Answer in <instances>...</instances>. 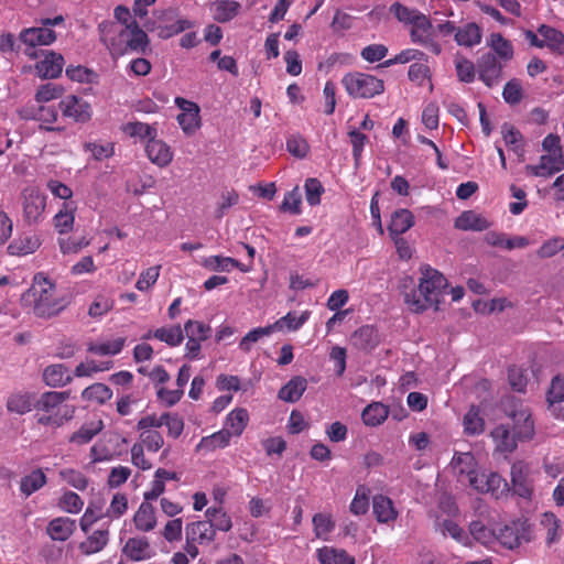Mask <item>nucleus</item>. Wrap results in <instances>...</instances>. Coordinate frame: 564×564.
I'll use <instances>...</instances> for the list:
<instances>
[{
  "label": "nucleus",
  "instance_id": "18",
  "mask_svg": "<svg viewBox=\"0 0 564 564\" xmlns=\"http://www.w3.org/2000/svg\"><path fill=\"white\" fill-rule=\"evenodd\" d=\"M145 153L149 160L160 167L167 166L173 160V151L170 145L156 137L147 141Z\"/></svg>",
  "mask_w": 564,
  "mask_h": 564
},
{
  "label": "nucleus",
  "instance_id": "9",
  "mask_svg": "<svg viewBox=\"0 0 564 564\" xmlns=\"http://www.w3.org/2000/svg\"><path fill=\"white\" fill-rule=\"evenodd\" d=\"M23 218L29 225L37 224L46 207V197L35 186H28L21 193Z\"/></svg>",
  "mask_w": 564,
  "mask_h": 564
},
{
  "label": "nucleus",
  "instance_id": "59",
  "mask_svg": "<svg viewBox=\"0 0 564 564\" xmlns=\"http://www.w3.org/2000/svg\"><path fill=\"white\" fill-rule=\"evenodd\" d=\"M62 480L77 490L84 491L88 485V478L80 471L74 468H64L58 473Z\"/></svg>",
  "mask_w": 564,
  "mask_h": 564
},
{
  "label": "nucleus",
  "instance_id": "37",
  "mask_svg": "<svg viewBox=\"0 0 564 564\" xmlns=\"http://www.w3.org/2000/svg\"><path fill=\"white\" fill-rule=\"evenodd\" d=\"M306 388V379L301 376H296L280 389L278 397L280 400L285 402L295 403L301 399Z\"/></svg>",
  "mask_w": 564,
  "mask_h": 564
},
{
  "label": "nucleus",
  "instance_id": "63",
  "mask_svg": "<svg viewBox=\"0 0 564 564\" xmlns=\"http://www.w3.org/2000/svg\"><path fill=\"white\" fill-rule=\"evenodd\" d=\"M193 25V22L187 19H177L174 23L160 25L158 28V34L161 39H170L185 30L192 29Z\"/></svg>",
  "mask_w": 564,
  "mask_h": 564
},
{
  "label": "nucleus",
  "instance_id": "24",
  "mask_svg": "<svg viewBox=\"0 0 564 564\" xmlns=\"http://www.w3.org/2000/svg\"><path fill=\"white\" fill-rule=\"evenodd\" d=\"M482 30L476 22H467L457 28L455 42L459 46L474 47L481 43Z\"/></svg>",
  "mask_w": 564,
  "mask_h": 564
},
{
  "label": "nucleus",
  "instance_id": "39",
  "mask_svg": "<svg viewBox=\"0 0 564 564\" xmlns=\"http://www.w3.org/2000/svg\"><path fill=\"white\" fill-rule=\"evenodd\" d=\"M249 422V413L243 408L231 410L225 420L224 429L230 431L231 436H240Z\"/></svg>",
  "mask_w": 564,
  "mask_h": 564
},
{
  "label": "nucleus",
  "instance_id": "31",
  "mask_svg": "<svg viewBox=\"0 0 564 564\" xmlns=\"http://www.w3.org/2000/svg\"><path fill=\"white\" fill-rule=\"evenodd\" d=\"M75 202H64L59 212L54 216L53 223L59 235L68 234L73 230L75 223Z\"/></svg>",
  "mask_w": 564,
  "mask_h": 564
},
{
  "label": "nucleus",
  "instance_id": "54",
  "mask_svg": "<svg viewBox=\"0 0 564 564\" xmlns=\"http://www.w3.org/2000/svg\"><path fill=\"white\" fill-rule=\"evenodd\" d=\"M102 430V423H89L84 424L78 431L73 433L68 442L76 445H84L89 443L100 431Z\"/></svg>",
  "mask_w": 564,
  "mask_h": 564
},
{
  "label": "nucleus",
  "instance_id": "5",
  "mask_svg": "<svg viewBox=\"0 0 564 564\" xmlns=\"http://www.w3.org/2000/svg\"><path fill=\"white\" fill-rule=\"evenodd\" d=\"M501 406L506 415L513 422L512 430L516 437L520 442L531 441L535 434L531 410L513 395L506 397Z\"/></svg>",
  "mask_w": 564,
  "mask_h": 564
},
{
  "label": "nucleus",
  "instance_id": "33",
  "mask_svg": "<svg viewBox=\"0 0 564 564\" xmlns=\"http://www.w3.org/2000/svg\"><path fill=\"white\" fill-rule=\"evenodd\" d=\"M490 223L474 210L463 212L455 220V228L460 230L482 231L488 229Z\"/></svg>",
  "mask_w": 564,
  "mask_h": 564
},
{
  "label": "nucleus",
  "instance_id": "30",
  "mask_svg": "<svg viewBox=\"0 0 564 564\" xmlns=\"http://www.w3.org/2000/svg\"><path fill=\"white\" fill-rule=\"evenodd\" d=\"M34 394L26 391H17L11 393L7 400V410L10 413L25 414L34 408Z\"/></svg>",
  "mask_w": 564,
  "mask_h": 564
},
{
  "label": "nucleus",
  "instance_id": "61",
  "mask_svg": "<svg viewBox=\"0 0 564 564\" xmlns=\"http://www.w3.org/2000/svg\"><path fill=\"white\" fill-rule=\"evenodd\" d=\"M305 198L310 206H317L321 204L322 195L325 189L321 181L316 177H308L304 184Z\"/></svg>",
  "mask_w": 564,
  "mask_h": 564
},
{
  "label": "nucleus",
  "instance_id": "64",
  "mask_svg": "<svg viewBox=\"0 0 564 564\" xmlns=\"http://www.w3.org/2000/svg\"><path fill=\"white\" fill-rule=\"evenodd\" d=\"M302 195L299 186L285 193L283 202L280 206L282 212H288L294 215L301 213Z\"/></svg>",
  "mask_w": 564,
  "mask_h": 564
},
{
  "label": "nucleus",
  "instance_id": "13",
  "mask_svg": "<svg viewBox=\"0 0 564 564\" xmlns=\"http://www.w3.org/2000/svg\"><path fill=\"white\" fill-rule=\"evenodd\" d=\"M174 102L182 110L177 116V122L183 132L186 134L194 133L200 127L198 105L183 97H176Z\"/></svg>",
  "mask_w": 564,
  "mask_h": 564
},
{
  "label": "nucleus",
  "instance_id": "51",
  "mask_svg": "<svg viewBox=\"0 0 564 564\" xmlns=\"http://www.w3.org/2000/svg\"><path fill=\"white\" fill-rule=\"evenodd\" d=\"M122 131L131 137V138H139L140 140H152L154 137L158 135V130L155 127L140 122H128L122 127Z\"/></svg>",
  "mask_w": 564,
  "mask_h": 564
},
{
  "label": "nucleus",
  "instance_id": "4",
  "mask_svg": "<svg viewBox=\"0 0 564 564\" xmlns=\"http://www.w3.org/2000/svg\"><path fill=\"white\" fill-rule=\"evenodd\" d=\"M422 276L419 283V296L415 292L405 295V302L412 311L419 313L427 307L440 304V297L447 286L446 278L437 270L431 267H424L421 270Z\"/></svg>",
  "mask_w": 564,
  "mask_h": 564
},
{
  "label": "nucleus",
  "instance_id": "38",
  "mask_svg": "<svg viewBox=\"0 0 564 564\" xmlns=\"http://www.w3.org/2000/svg\"><path fill=\"white\" fill-rule=\"evenodd\" d=\"M239 9L240 3L234 0H217L210 6L214 20L220 23L232 20L238 14Z\"/></svg>",
  "mask_w": 564,
  "mask_h": 564
},
{
  "label": "nucleus",
  "instance_id": "45",
  "mask_svg": "<svg viewBox=\"0 0 564 564\" xmlns=\"http://www.w3.org/2000/svg\"><path fill=\"white\" fill-rule=\"evenodd\" d=\"M311 312L304 311L301 313V315L296 316L294 312H289L283 317L275 321L273 324H271L272 332H281L284 328H288L289 330H297L300 329L310 318Z\"/></svg>",
  "mask_w": 564,
  "mask_h": 564
},
{
  "label": "nucleus",
  "instance_id": "62",
  "mask_svg": "<svg viewBox=\"0 0 564 564\" xmlns=\"http://www.w3.org/2000/svg\"><path fill=\"white\" fill-rule=\"evenodd\" d=\"M128 510V498L126 494L117 492L112 496L109 507L105 512V517L110 519H119Z\"/></svg>",
  "mask_w": 564,
  "mask_h": 564
},
{
  "label": "nucleus",
  "instance_id": "50",
  "mask_svg": "<svg viewBox=\"0 0 564 564\" xmlns=\"http://www.w3.org/2000/svg\"><path fill=\"white\" fill-rule=\"evenodd\" d=\"M154 339L163 341L170 347H177L184 340L183 328L180 324L159 327L155 329Z\"/></svg>",
  "mask_w": 564,
  "mask_h": 564
},
{
  "label": "nucleus",
  "instance_id": "11",
  "mask_svg": "<svg viewBox=\"0 0 564 564\" xmlns=\"http://www.w3.org/2000/svg\"><path fill=\"white\" fill-rule=\"evenodd\" d=\"M58 109L66 118L85 123L91 119L93 109L89 102L75 95L65 96L58 104Z\"/></svg>",
  "mask_w": 564,
  "mask_h": 564
},
{
  "label": "nucleus",
  "instance_id": "2",
  "mask_svg": "<svg viewBox=\"0 0 564 564\" xmlns=\"http://www.w3.org/2000/svg\"><path fill=\"white\" fill-rule=\"evenodd\" d=\"M23 301L33 306L39 317H51L63 311L68 302L56 293L55 284L43 273L34 276L31 288L23 294Z\"/></svg>",
  "mask_w": 564,
  "mask_h": 564
},
{
  "label": "nucleus",
  "instance_id": "27",
  "mask_svg": "<svg viewBox=\"0 0 564 564\" xmlns=\"http://www.w3.org/2000/svg\"><path fill=\"white\" fill-rule=\"evenodd\" d=\"M72 380L70 371L62 364L50 365L43 371V381L48 387H64Z\"/></svg>",
  "mask_w": 564,
  "mask_h": 564
},
{
  "label": "nucleus",
  "instance_id": "40",
  "mask_svg": "<svg viewBox=\"0 0 564 564\" xmlns=\"http://www.w3.org/2000/svg\"><path fill=\"white\" fill-rule=\"evenodd\" d=\"M313 531L317 539L328 541L330 533L336 528V522L332 513L318 512L312 518Z\"/></svg>",
  "mask_w": 564,
  "mask_h": 564
},
{
  "label": "nucleus",
  "instance_id": "15",
  "mask_svg": "<svg viewBox=\"0 0 564 564\" xmlns=\"http://www.w3.org/2000/svg\"><path fill=\"white\" fill-rule=\"evenodd\" d=\"M511 484L516 495L522 498H530L533 492V485L530 478V466L523 460H518L511 466Z\"/></svg>",
  "mask_w": 564,
  "mask_h": 564
},
{
  "label": "nucleus",
  "instance_id": "23",
  "mask_svg": "<svg viewBox=\"0 0 564 564\" xmlns=\"http://www.w3.org/2000/svg\"><path fill=\"white\" fill-rule=\"evenodd\" d=\"M122 553L130 560L139 562L150 558L154 552L147 538H130L122 547Z\"/></svg>",
  "mask_w": 564,
  "mask_h": 564
},
{
  "label": "nucleus",
  "instance_id": "14",
  "mask_svg": "<svg viewBox=\"0 0 564 564\" xmlns=\"http://www.w3.org/2000/svg\"><path fill=\"white\" fill-rule=\"evenodd\" d=\"M58 110L54 106H39L36 109L34 108H24L19 111L20 117L22 119L29 120L34 119L41 122L40 129H44L46 131H64L63 127H54L52 126L58 117Z\"/></svg>",
  "mask_w": 564,
  "mask_h": 564
},
{
  "label": "nucleus",
  "instance_id": "42",
  "mask_svg": "<svg viewBox=\"0 0 564 564\" xmlns=\"http://www.w3.org/2000/svg\"><path fill=\"white\" fill-rule=\"evenodd\" d=\"M316 554L321 564H355V558L341 549L324 546Z\"/></svg>",
  "mask_w": 564,
  "mask_h": 564
},
{
  "label": "nucleus",
  "instance_id": "49",
  "mask_svg": "<svg viewBox=\"0 0 564 564\" xmlns=\"http://www.w3.org/2000/svg\"><path fill=\"white\" fill-rule=\"evenodd\" d=\"M539 34L543 37L545 46L553 52H564V34L546 24H542L538 29Z\"/></svg>",
  "mask_w": 564,
  "mask_h": 564
},
{
  "label": "nucleus",
  "instance_id": "22",
  "mask_svg": "<svg viewBox=\"0 0 564 564\" xmlns=\"http://www.w3.org/2000/svg\"><path fill=\"white\" fill-rule=\"evenodd\" d=\"M490 436L495 444V449L499 453H512L518 446V437L514 433L511 434L509 427L505 424L497 425L491 432Z\"/></svg>",
  "mask_w": 564,
  "mask_h": 564
},
{
  "label": "nucleus",
  "instance_id": "19",
  "mask_svg": "<svg viewBox=\"0 0 564 564\" xmlns=\"http://www.w3.org/2000/svg\"><path fill=\"white\" fill-rule=\"evenodd\" d=\"M21 42L35 47L37 45H51L56 41V33L42 24L39 28H29L21 31L19 35Z\"/></svg>",
  "mask_w": 564,
  "mask_h": 564
},
{
  "label": "nucleus",
  "instance_id": "48",
  "mask_svg": "<svg viewBox=\"0 0 564 564\" xmlns=\"http://www.w3.org/2000/svg\"><path fill=\"white\" fill-rule=\"evenodd\" d=\"M206 520L215 528V532H228L232 528L231 518L221 507H209L205 511Z\"/></svg>",
  "mask_w": 564,
  "mask_h": 564
},
{
  "label": "nucleus",
  "instance_id": "21",
  "mask_svg": "<svg viewBox=\"0 0 564 564\" xmlns=\"http://www.w3.org/2000/svg\"><path fill=\"white\" fill-rule=\"evenodd\" d=\"M64 57L53 51H46L44 58L36 63L35 69L43 78H56L62 74Z\"/></svg>",
  "mask_w": 564,
  "mask_h": 564
},
{
  "label": "nucleus",
  "instance_id": "34",
  "mask_svg": "<svg viewBox=\"0 0 564 564\" xmlns=\"http://www.w3.org/2000/svg\"><path fill=\"white\" fill-rule=\"evenodd\" d=\"M372 510L377 521L380 523L394 521L398 517L392 500L383 495L373 497Z\"/></svg>",
  "mask_w": 564,
  "mask_h": 564
},
{
  "label": "nucleus",
  "instance_id": "3",
  "mask_svg": "<svg viewBox=\"0 0 564 564\" xmlns=\"http://www.w3.org/2000/svg\"><path fill=\"white\" fill-rule=\"evenodd\" d=\"M69 391H46L34 404L35 419L39 425L56 430L74 417L75 409L65 404Z\"/></svg>",
  "mask_w": 564,
  "mask_h": 564
},
{
  "label": "nucleus",
  "instance_id": "56",
  "mask_svg": "<svg viewBox=\"0 0 564 564\" xmlns=\"http://www.w3.org/2000/svg\"><path fill=\"white\" fill-rule=\"evenodd\" d=\"M112 397L111 389L105 383H94L85 388L82 392V398L88 401H96L98 403H105Z\"/></svg>",
  "mask_w": 564,
  "mask_h": 564
},
{
  "label": "nucleus",
  "instance_id": "58",
  "mask_svg": "<svg viewBox=\"0 0 564 564\" xmlns=\"http://www.w3.org/2000/svg\"><path fill=\"white\" fill-rule=\"evenodd\" d=\"M58 508L67 513L77 514L84 507L83 499L74 491H65L57 502Z\"/></svg>",
  "mask_w": 564,
  "mask_h": 564
},
{
  "label": "nucleus",
  "instance_id": "36",
  "mask_svg": "<svg viewBox=\"0 0 564 564\" xmlns=\"http://www.w3.org/2000/svg\"><path fill=\"white\" fill-rule=\"evenodd\" d=\"M469 532L478 543L489 550H496L497 532L487 527L484 522L479 520L471 521L469 524Z\"/></svg>",
  "mask_w": 564,
  "mask_h": 564
},
{
  "label": "nucleus",
  "instance_id": "47",
  "mask_svg": "<svg viewBox=\"0 0 564 564\" xmlns=\"http://www.w3.org/2000/svg\"><path fill=\"white\" fill-rule=\"evenodd\" d=\"M547 402L553 414L564 420V393L562 392V382L558 377L552 380L547 392Z\"/></svg>",
  "mask_w": 564,
  "mask_h": 564
},
{
  "label": "nucleus",
  "instance_id": "44",
  "mask_svg": "<svg viewBox=\"0 0 564 564\" xmlns=\"http://www.w3.org/2000/svg\"><path fill=\"white\" fill-rule=\"evenodd\" d=\"M389 415V408L381 402H372L367 405L362 413V422L367 426H378L382 424Z\"/></svg>",
  "mask_w": 564,
  "mask_h": 564
},
{
  "label": "nucleus",
  "instance_id": "25",
  "mask_svg": "<svg viewBox=\"0 0 564 564\" xmlns=\"http://www.w3.org/2000/svg\"><path fill=\"white\" fill-rule=\"evenodd\" d=\"M76 529V521L67 517H58L48 522L47 534L54 541H66Z\"/></svg>",
  "mask_w": 564,
  "mask_h": 564
},
{
  "label": "nucleus",
  "instance_id": "46",
  "mask_svg": "<svg viewBox=\"0 0 564 564\" xmlns=\"http://www.w3.org/2000/svg\"><path fill=\"white\" fill-rule=\"evenodd\" d=\"M40 247V241L35 236L19 237L12 240L7 250L11 256H26L35 252Z\"/></svg>",
  "mask_w": 564,
  "mask_h": 564
},
{
  "label": "nucleus",
  "instance_id": "7",
  "mask_svg": "<svg viewBox=\"0 0 564 564\" xmlns=\"http://www.w3.org/2000/svg\"><path fill=\"white\" fill-rule=\"evenodd\" d=\"M215 539V528L207 520L189 522L185 525L184 551L195 558L199 554L198 545L210 544Z\"/></svg>",
  "mask_w": 564,
  "mask_h": 564
},
{
  "label": "nucleus",
  "instance_id": "6",
  "mask_svg": "<svg viewBox=\"0 0 564 564\" xmlns=\"http://www.w3.org/2000/svg\"><path fill=\"white\" fill-rule=\"evenodd\" d=\"M341 85L352 99H371L384 91V82L381 78L357 70L345 74Z\"/></svg>",
  "mask_w": 564,
  "mask_h": 564
},
{
  "label": "nucleus",
  "instance_id": "41",
  "mask_svg": "<svg viewBox=\"0 0 564 564\" xmlns=\"http://www.w3.org/2000/svg\"><path fill=\"white\" fill-rule=\"evenodd\" d=\"M46 482L47 478L44 471L41 468H36L21 478L20 491L25 497H30L32 494L44 487Z\"/></svg>",
  "mask_w": 564,
  "mask_h": 564
},
{
  "label": "nucleus",
  "instance_id": "10",
  "mask_svg": "<svg viewBox=\"0 0 564 564\" xmlns=\"http://www.w3.org/2000/svg\"><path fill=\"white\" fill-rule=\"evenodd\" d=\"M411 25L410 37L413 43L424 46L435 55L442 53V45L433 39V24L424 13Z\"/></svg>",
  "mask_w": 564,
  "mask_h": 564
},
{
  "label": "nucleus",
  "instance_id": "35",
  "mask_svg": "<svg viewBox=\"0 0 564 564\" xmlns=\"http://www.w3.org/2000/svg\"><path fill=\"white\" fill-rule=\"evenodd\" d=\"M231 433L227 429L217 431L208 436L200 438L196 445V452H214L218 448H225L230 444Z\"/></svg>",
  "mask_w": 564,
  "mask_h": 564
},
{
  "label": "nucleus",
  "instance_id": "16",
  "mask_svg": "<svg viewBox=\"0 0 564 564\" xmlns=\"http://www.w3.org/2000/svg\"><path fill=\"white\" fill-rule=\"evenodd\" d=\"M564 170V155L543 154L538 164H528L525 173L530 176L547 178Z\"/></svg>",
  "mask_w": 564,
  "mask_h": 564
},
{
  "label": "nucleus",
  "instance_id": "1",
  "mask_svg": "<svg viewBox=\"0 0 564 564\" xmlns=\"http://www.w3.org/2000/svg\"><path fill=\"white\" fill-rule=\"evenodd\" d=\"M98 30L101 43L112 56L128 53L145 54L149 51V36L137 21H130L129 25L104 21L98 25Z\"/></svg>",
  "mask_w": 564,
  "mask_h": 564
},
{
  "label": "nucleus",
  "instance_id": "29",
  "mask_svg": "<svg viewBox=\"0 0 564 564\" xmlns=\"http://www.w3.org/2000/svg\"><path fill=\"white\" fill-rule=\"evenodd\" d=\"M485 241L492 247H500L507 250H512L514 248H525L530 245L528 238L522 236H516L513 238H508L503 232L489 231L485 236Z\"/></svg>",
  "mask_w": 564,
  "mask_h": 564
},
{
  "label": "nucleus",
  "instance_id": "53",
  "mask_svg": "<svg viewBox=\"0 0 564 564\" xmlns=\"http://www.w3.org/2000/svg\"><path fill=\"white\" fill-rule=\"evenodd\" d=\"M485 421L480 415V410L471 405L464 416V430L466 434L477 435L484 432Z\"/></svg>",
  "mask_w": 564,
  "mask_h": 564
},
{
  "label": "nucleus",
  "instance_id": "8",
  "mask_svg": "<svg viewBox=\"0 0 564 564\" xmlns=\"http://www.w3.org/2000/svg\"><path fill=\"white\" fill-rule=\"evenodd\" d=\"M531 540V525L524 518H519L505 524L497 533V544L508 550H514L519 547L522 542H530Z\"/></svg>",
  "mask_w": 564,
  "mask_h": 564
},
{
  "label": "nucleus",
  "instance_id": "57",
  "mask_svg": "<svg viewBox=\"0 0 564 564\" xmlns=\"http://www.w3.org/2000/svg\"><path fill=\"white\" fill-rule=\"evenodd\" d=\"M272 328L270 325L264 327H257L248 332L239 341V349L243 352H249L252 348V345L258 343L263 337H268L272 335Z\"/></svg>",
  "mask_w": 564,
  "mask_h": 564
},
{
  "label": "nucleus",
  "instance_id": "26",
  "mask_svg": "<svg viewBox=\"0 0 564 564\" xmlns=\"http://www.w3.org/2000/svg\"><path fill=\"white\" fill-rule=\"evenodd\" d=\"M133 524L138 531L150 532L156 527V516L154 507L147 501L141 502L133 516Z\"/></svg>",
  "mask_w": 564,
  "mask_h": 564
},
{
  "label": "nucleus",
  "instance_id": "43",
  "mask_svg": "<svg viewBox=\"0 0 564 564\" xmlns=\"http://www.w3.org/2000/svg\"><path fill=\"white\" fill-rule=\"evenodd\" d=\"M487 45L495 52L497 58L499 57L506 62L513 58L512 43L503 37L501 33H491L487 40Z\"/></svg>",
  "mask_w": 564,
  "mask_h": 564
},
{
  "label": "nucleus",
  "instance_id": "55",
  "mask_svg": "<svg viewBox=\"0 0 564 564\" xmlns=\"http://www.w3.org/2000/svg\"><path fill=\"white\" fill-rule=\"evenodd\" d=\"M202 265L210 271L230 272L232 267H238L239 261L224 256H209L202 261Z\"/></svg>",
  "mask_w": 564,
  "mask_h": 564
},
{
  "label": "nucleus",
  "instance_id": "12",
  "mask_svg": "<svg viewBox=\"0 0 564 564\" xmlns=\"http://www.w3.org/2000/svg\"><path fill=\"white\" fill-rule=\"evenodd\" d=\"M479 79L489 88L499 85L502 77V65L497 56L490 52L477 59Z\"/></svg>",
  "mask_w": 564,
  "mask_h": 564
},
{
  "label": "nucleus",
  "instance_id": "20",
  "mask_svg": "<svg viewBox=\"0 0 564 564\" xmlns=\"http://www.w3.org/2000/svg\"><path fill=\"white\" fill-rule=\"evenodd\" d=\"M451 464L457 481L463 485L477 470V463L471 453H455Z\"/></svg>",
  "mask_w": 564,
  "mask_h": 564
},
{
  "label": "nucleus",
  "instance_id": "17",
  "mask_svg": "<svg viewBox=\"0 0 564 564\" xmlns=\"http://www.w3.org/2000/svg\"><path fill=\"white\" fill-rule=\"evenodd\" d=\"M349 341L354 348L369 352L380 344V336L375 326L364 325L350 335Z\"/></svg>",
  "mask_w": 564,
  "mask_h": 564
},
{
  "label": "nucleus",
  "instance_id": "60",
  "mask_svg": "<svg viewBox=\"0 0 564 564\" xmlns=\"http://www.w3.org/2000/svg\"><path fill=\"white\" fill-rule=\"evenodd\" d=\"M184 333L186 337H194L195 339L205 341L209 338L212 328L200 321L188 319L184 324L183 334Z\"/></svg>",
  "mask_w": 564,
  "mask_h": 564
},
{
  "label": "nucleus",
  "instance_id": "32",
  "mask_svg": "<svg viewBox=\"0 0 564 564\" xmlns=\"http://www.w3.org/2000/svg\"><path fill=\"white\" fill-rule=\"evenodd\" d=\"M109 541L108 528L98 529L83 541L78 549L84 555H91L105 549Z\"/></svg>",
  "mask_w": 564,
  "mask_h": 564
},
{
  "label": "nucleus",
  "instance_id": "28",
  "mask_svg": "<svg viewBox=\"0 0 564 564\" xmlns=\"http://www.w3.org/2000/svg\"><path fill=\"white\" fill-rule=\"evenodd\" d=\"M414 225V215L411 210L401 208L391 215L388 226L390 237L402 236Z\"/></svg>",
  "mask_w": 564,
  "mask_h": 564
},
{
  "label": "nucleus",
  "instance_id": "52",
  "mask_svg": "<svg viewBox=\"0 0 564 564\" xmlns=\"http://www.w3.org/2000/svg\"><path fill=\"white\" fill-rule=\"evenodd\" d=\"M455 69L459 82L470 84L476 77L475 64L462 54H456L454 58Z\"/></svg>",
  "mask_w": 564,
  "mask_h": 564
}]
</instances>
